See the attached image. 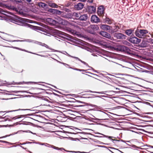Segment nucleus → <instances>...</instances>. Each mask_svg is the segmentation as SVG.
I'll list each match as a JSON object with an SVG mask.
<instances>
[{
    "label": "nucleus",
    "instance_id": "f257e3e1",
    "mask_svg": "<svg viewBox=\"0 0 153 153\" xmlns=\"http://www.w3.org/2000/svg\"><path fill=\"white\" fill-rule=\"evenodd\" d=\"M9 20L11 22L16 24L20 25L25 26L31 28H35V26L26 23L22 19V18L16 15H15L13 16L10 18Z\"/></svg>",
    "mask_w": 153,
    "mask_h": 153
},
{
    "label": "nucleus",
    "instance_id": "f03ea898",
    "mask_svg": "<svg viewBox=\"0 0 153 153\" xmlns=\"http://www.w3.org/2000/svg\"><path fill=\"white\" fill-rule=\"evenodd\" d=\"M45 32L48 34L51 35H56L60 37V39L63 40H65L67 39L66 37H68V36L66 35H67V34L55 29L53 30H49V31H46Z\"/></svg>",
    "mask_w": 153,
    "mask_h": 153
},
{
    "label": "nucleus",
    "instance_id": "7ed1b4c3",
    "mask_svg": "<svg viewBox=\"0 0 153 153\" xmlns=\"http://www.w3.org/2000/svg\"><path fill=\"white\" fill-rule=\"evenodd\" d=\"M97 115L99 118H97L96 120L100 121L108 120L109 118V115L107 113L102 111H99L97 114Z\"/></svg>",
    "mask_w": 153,
    "mask_h": 153
},
{
    "label": "nucleus",
    "instance_id": "20e7f679",
    "mask_svg": "<svg viewBox=\"0 0 153 153\" xmlns=\"http://www.w3.org/2000/svg\"><path fill=\"white\" fill-rule=\"evenodd\" d=\"M148 33V31L146 30L137 29L135 33L137 36L140 38H143Z\"/></svg>",
    "mask_w": 153,
    "mask_h": 153
},
{
    "label": "nucleus",
    "instance_id": "39448f33",
    "mask_svg": "<svg viewBox=\"0 0 153 153\" xmlns=\"http://www.w3.org/2000/svg\"><path fill=\"white\" fill-rule=\"evenodd\" d=\"M99 29L98 25H90L87 28V31L90 33L94 34L95 31Z\"/></svg>",
    "mask_w": 153,
    "mask_h": 153
},
{
    "label": "nucleus",
    "instance_id": "423d86ee",
    "mask_svg": "<svg viewBox=\"0 0 153 153\" xmlns=\"http://www.w3.org/2000/svg\"><path fill=\"white\" fill-rule=\"evenodd\" d=\"M44 97H42L41 98L39 99L36 101V104L37 106H39L41 105L48 106L47 102H48V99H45Z\"/></svg>",
    "mask_w": 153,
    "mask_h": 153
},
{
    "label": "nucleus",
    "instance_id": "0eeeda50",
    "mask_svg": "<svg viewBox=\"0 0 153 153\" xmlns=\"http://www.w3.org/2000/svg\"><path fill=\"white\" fill-rule=\"evenodd\" d=\"M123 50L126 52L127 53L131 56H134L135 55V52L133 51L131 49H129L128 47L126 46H123L122 47Z\"/></svg>",
    "mask_w": 153,
    "mask_h": 153
},
{
    "label": "nucleus",
    "instance_id": "6e6552de",
    "mask_svg": "<svg viewBox=\"0 0 153 153\" xmlns=\"http://www.w3.org/2000/svg\"><path fill=\"white\" fill-rule=\"evenodd\" d=\"M100 34L102 36L105 37L111 40H113L114 38L111 36L110 34L105 31H101L100 33Z\"/></svg>",
    "mask_w": 153,
    "mask_h": 153
},
{
    "label": "nucleus",
    "instance_id": "1a4fd4ad",
    "mask_svg": "<svg viewBox=\"0 0 153 153\" xmlns=\"http://www.w3.org/2000/svg\"><path fill=\"white\" fill-rule=\"evenodd\" d=\"M129 41L132 43L138 44L140 42L141 39L136 37H131L129 39Z\"/></svg>",
    "mask_w": 153,
    "mask_h": 153
},
{
    "label": "nucleus",
    "instance_id": "9d476101",
    "mask_svg": "<svg viewBox=\"0 0 153 153\" xmlns=\"http://www.w3.org/2000/svg\"><path fill=\"white\" fill-rule=\"evenodd\" d=\"M114 37L117 39H125L126 36L122 33H115L114 34Z\"/></svg>",
    "mask_w": 153,
    "mask_h": 153
},
{
    "label": "nucleus",
    "instance_id": "9b49d317",
    "mask_svg": "<svg viewBox=\"0 0 153 153\" xmlns=\"http://www.w3.org/2000/svg\"><path fill=\"white\" fill-rule=\"evenodd\" d=\"M46 3L50 7L52 8H58L59 6L56 4L54 3L53 1L48 0L46 1Z\"/></svg>",
    "mask_w": 153,
    "mask_h": 153
},
{
    "label": "nucleus",
    "instance_id": "f8f14e48",
    "mask_svg": "<svg viewBox=\"0 0 153 153\" xmlns=\"http://www.w3.org/2000/svg\"><path fill=\"white\" fill-rule=\"evenodd\" d=\"M97 134L101 135H99V136H97L98 137H106L107 138H108V139H111L112 141V142L114 143V141H117V142H119L120 141L119 140H115L112 139L111 138L114 137H111V136H107V135H105L104 134L100 133H97Z\"/></svg>",
    "mask_w": 153,
    "mask_h": 153
},
{
    "label": "nucleus",
    "instance_id": "ddd939ff",
    "mask_svg": "<svg viewBox=\"0 0 153 153\" xmlns=\"http://www.w3.org/2000/svg\"><path fill=\"white\" fill-rule=\"evenodd\" d=\"M91 21L92 23H97L100 22V19L96 15H93L91 16Z\"/></svg>",
    "mask_w": 153,
    "mask_h": 153
},
{
    "label": "nucleus",
    "instance_id": "4468645a",
    "mask_svg": "<svg viewBox=\"0 0 153 153\" xmlns=\"http://www.w3.org/2000/svg\"><path fill=\"white\" fill-rule=\"evenodd\" d=\"M84 6V5L82 3L79 2L76 4H75L74 7L77 10H79L82 9Z\"/></svg>",
    "mask_w": 153,
    "mask_h": 153
},
{
    "label": "nucleus",
    "instance_id": "2eb2a0df",
    "mask_svg": "<svg viewBox=\"0 0 153 153\" xmlns=\"http://www.w3.org/2000/svg\"><path fill=\"white\" fill-rule=\"evenodd\" d=\"M104 8L103 6H100L98 8L97 13L100 16H101L104 13Z\"/></svg>",
    "mask_w": 153,
    "mask_h": 153
},
{
    "label": "nucleus",
    "instance_id": "dca6fc26",
    "mask_svg": "<svg viewBox=\"0 0 153 153\" xmlns=\"http://www.w3.org/2000/svg\"><path fill=\"white\" fill-rule=\"evenodd\" d=\"M100 27L101 29L104 30L108 31L110 30L111 27V26L101 24L100 25Z\"/></svg>",
    "mask_w": 153,
    "mask_h": 153
},
{
    "label": "nucleus",
    "instance_id": "f3484780",
    "mask_svg": "<svg viewBox=\"0 0 153 153\" xmlns=\"http://www.w3.org/2000/svg\"><path fill=\"white\" fill-rule=\"evenodd\" d=\"M30 114H28L26 115H18L13 117H10V119L12 120H14L21 118L25 117L26 116H30Z\"/></svg>",
    "mask_w": 153,
    "mask_h": 153
},
{
    "label": "nucleus",
    "instance_id": "a211bd4d",
    "mask_svg": "<svg viewBox=\"0 0 153 153\" xmlns=\"http://www.w3.org/2000/svg\"><path fill=\"white\" fill-rule=\"evenodd\" d=\"M88 10L90 13H93L95 12L96 8L95 6H90L88 7Z\"/></svg>",
    "mask_w": 153,
    "mask_h": 153
},
{
    "label": "nucleus",
    "instance_id": "6ab92c4d",
    "mask_svg": "<svg viewBox=\"0 0 153 153\" xmlns=\"http://www.w3.org/2000/svg\"><path fill=\"white\" fill-rule=\"evenodd\" d=\"M72 16L71 14L69 13H66L63 12L62 14V16L66 18L70 19L72 17Z\"/></svg>",
    "mask_w": 153,
    "mask_h": 153
},
{
    "label": "nucleus",
    "instance_id": "aec40b11",
    "mask_svg": "<svg viewBox=\"0 0 153 153\" xmlns=\"http://www.w3.org/2000/svg\"><path fill=\"white\" fill-rule=\"evenodd\" d=\"M88 18L87 14H83L80 16L79 18V20L81 21H85Z\"/></svg>",
    "mask_w": 153,
    "mask_h": 153
},
{
    "label": "nucleus",
    "instance_id": "412c9836",
    "mask_svg": "<svg viewBox=\"0 0 153 153\" xmlns=\"http://www.w3.org/2000/svg\"><path fill=\"white\" fill-rule=\"evenodd\" d=\"M148 42L146 41L143 40L140 46L142 48H145L148 46Z\"/></svg>",
    "mask_w": 153,
    "mask_h": 153
},
{
    "label": "nucleus",
    "instance_id": "4be33fe9",
    "mask_svg": "<svg viewBox=\"0 0 153 153\" xmlns=\"http://www.w3.org/2000/svg\"><path fill=\"white\" fill-rule=\"evenodd\" d=\"M38 5L40 7L43 8H45L47 6V5L42 2H40L38 3Z\"/></svg>",
    "mask_w": 153,
    "mask_h": 153
},
{
    "label": "nucleus",
    "instance_id": "5701e85b",
    "mask_svg": "<svg viewBox=\"0 0 153 153\" xmlns=\"http://www.w3.org/2000/svg\"><path fill=\"white\" fill-rule=\"evenodd\" d=\"M133 30L131 29L126 30L125 31V33L128 36H130L133 32Z\"/></svg>",
    "mask_w": 153,
    "mask_h": 153
},
{
    "label": "nucleus",
    "instance_id": "b1692460",
    "mask_svg": "<svg viewBox=\"0 0 153 153\" xmlns=\"http://www.w3.org/2000/svg\"><path fill=\"white\" fill-rule=\"evenodd\" d=\"M59 23L61 24L62 25H67V22L65 21L64 20L61 19V21H59Z\"/></svg>",
    "mask_w": 153,
    "mask_h": 153
},
{
    "label": "nucleus",
    "instance_id": "393cba45",
    "mask_svg": "<svg viewBox=\"0 0 153 153\" xmlns=\"http://www.w3.org/2000/svg\"><path fill=\"white\" fill-rule=\"evenodd\" d=\"M21 82H16L14 83V81H13V82H8L7 83V84L8 85H11L12 84H21Z\"/></svg>",
    "mask_w": 153,
    "mask_h": 153
},
{
    "label": "nucleus",
    "instance_id": "a878e982",
    "mask_svg": "<svg viewBox=\"0 0 153 153\" xmlns=\"http://www.w3.org/2000/svg\"><path fill=\"white\" fill-rule=\"evenodd\" d=\"M56 10V9L50 8L48 10V11L53 14H55Z\"/></svg>",
    "mask_w": 153,
    "mask_h": 153
},
{
    "label": "nucleus",
    "instance_id": "bb28decb",
    "mask_svg": "<svg viewBox=\"0 0 153 153\" xmlns=\"http://www.w3.org/2000/svg\"><path fill=\"white\" fill-rule=\"evenodd\" d=\"M62 13H63V12L56 9L55 14L59 15H62Z\"/></svg>",
    "mask_w": 153,
    "mask_h": 153
},
{
    "label": "nucleus",
    "instance_id": "cd10ccee",
    "mask_svg": "<svg viewBox=\"0 0 153 153\" xmlns=\"http://www.w3.org/2000/svg\"><path fill=\"white\" fill-rule=\"evenodd\" d=\"M71 4L72 3L71 2L68 1L65 4V6L66 7H68L71 6Z\"/></svg>",
    "mask_w": 153,
    "mask_h": 153
},
{
    "label": "nucleus",
    "instance_id": "c85d7f7f",
    "mask_svg": "<svg viewBox=\"0 0 153 153\" xmlns=\"http://www.w3.org/2000/svg\"><path fill=\"white\" fill-rule=\"evenodd\" d=\"M73 15L74 16L76 17H79L80 16V14L78 13H77L74 12L73 13Z\"/></svg>",
    "mask_w": 153,
    "mask_h": 153
},
{
    "label": "nucleus",
    "instance_id": "c756f323",
    "mask_svg": "<svg viewBox=\"0 0 153 153\" xmlns=\"http://www.w3.org/2000/svg\"><path fill=\"white\" fill-rule=\"evenodd\" d=\"M34 143V142H28V141H26V142H24V143H20L19 144V145H25V144H31V143Z\"/></svg>",
    "mask_w": 153,
    "mask_h": 153
},
{
    "label": "nucleus",
    "instance_id": "7c9ffc66",
    "mask_svg": "<svg viewBox=\"0 0 153 153\" xmlns=\"http://www.w3.org/2000/svg\"><path fill=\"white\" fill-rule=\"evenodd\" d=\"M53 148L57 150H59L61 151H62V150H65V149L63 148H59L58 147H56V146H54Z\"/></svg>",
    "mask_w": 153,
    "mask_h": 153
},
{
    "label": "nucleus",
    "instance_id": "2f4dec72",
    "mask_svg": "<svg viewBox=\"0 0 153 153\" xmlns=\"http://www.w3.org/2000/svg\"><path fill=\"white\" fill-rule=\"evenodd\" d=\"M30 110V109H17V110H13V111H9V112H11L16 111H20V110H24V111H25V110Z\"/></svg>",
    "mask_w": 153,
    "mask_h": 153
},
{
    "label": "nucleus",
    "instance_id": "473e14b6",
    "mask_svg": "<svg viewBox=\"0 0 153 153\" xmlns=\"http://www.w3.org/2000/svg\"><path fill=\"white\" fill-rule=\"evenodd\" d=\"M47 21H50V22H51V23H54V22H55L56 21L53 20V19H51V18H48L47 19Z\"/></svg>",
    "mask_w": 153,
    "mask_h": 153
},
{
    "label": "nucleus",
    "instance_id": "72a5a7b5",
    "mask_svg": "<svg viewBox=\"0 0 153 153\" xmlns=\"http://www.w3.org/2000/svg\"><path fill=\"white\" fill-rule=\"evenodd\" d=\"M105 22L108 23H111V21L109 18H106L105 19Z\"/></svg>",
    "mask_w": 153,
    "mask_h": 153
},
{
    "label": "nucleus",
    "instance_id": "f704fd0d",
    "mask_svg": "<svg viewBox=\"0 0 153 153\" xmlns=\"http://www.w3.org/2000/svg\"><path fill=\"white\" fill-rule=\"evenodd\" d=\"M131 147L134 149H137V148L138 149H140V147H137L135 145H131Z\"/></svg>",
    "mask_w": 153,
    "mask_h": 153
},
{
    "label": "nucleus",
    "instance_id": "c9c22d12",
    "mask_svg": "<svg viewBox=\"0 0 153 153\" xmlns=\"http://www.w3.org/2000/svg\"><path fill=\"white\" fill-rule=\"evenodd\" d=\"M89 92L93 93H97L98 94H104V93L103 91L101 92H96V91H90Z\"/></svg>",
    "mask_w": 153,
    "mask_h": 153
},
{
    "label": "nucleus",
    "instance_id": "e433bc0d",
    "mask_svg": "<svg viewBox=\"0 0 153 153\" xmlns=\"http://www.w3.org/2000/svg\"><path fill=\"white\" fill-rule=\"evenodd\" d=\"M67 152H73V153H85V152H80L79 151H67Z\"/></svg>",
    "mask_w": 153,
    "mask_h": 153
},
{
    "label": "nucleus",
    "instance_id": "4c0bfd02",
    "mask_svg": "<svg viewBox=\"0 0 153 153\" xmlns=\"http://www.w3.org/2000/svg\"><path fill=\"white\" fill-rule=\"evenodd\" d=\"M69 56H70L72 58H74L75 59H76V60H78L79 61H80V60H81V59H80L79 58H78V57H74V56H72L71 55H68Z\"/></svg>",
    "mask_w": 153,
    "mask_h": 153
},
{
    "label": "nucleus",
    "instance_id": "58836bf2",
    "mask_svg": "<svg viewBox=\"0 0 153 153\" xmlns=\"http://www.w3.org/2000/svg\"><path fill=\"white\" fill-rule=\"evenodd\" d=\"M80 61L83 64H84V65H86L88 66L89 67H90L88 65V64L87 63H86V62L82 60H80Z\"/></svg>",
    "mask_w": 153,
    "mask_h": 153
},
{
    "label": "nucleus",
    "instance_id": "ea45409f",
    "mask_svg": "<svg viewBox=\"0 0 153 153\" xmlns=\"http://www.w3.org/2000/svg\"><path fill=\"white\" fill-rule=\"evenodd\" d=\"M43 44L44 45H43V46H44L46 48H47L48 49H49L50 50H52L50 48L49 46L48 45H47L45 44Z\"/></svg>",
    "mask_w": 153,
    "mask_h": 153
},
{
    "label": "nucleus",
    "instance_id": "a19ab883",
    "mask_svg": "<svg viewBox=\"0 0 153 153\" xmlns=\"http://www.w3.org/2000/svg\"><path fill=\"white\" fill-rule=\"evenodd\" d=\"M16 48V49H18V50H21V51H26L25 50V49H22L21 48Z\"/></svg>",
    "mask_w": 153,
    "mask_h": 153
},
{
    "label": "nucleus",
    "instance_id": "79ce46f5",
    "mask_svg": "<svg viewBox=\"0 0 153 153\" xmlns=\"http://www.w3.org/2000/svg\"><path fill=\"white\" fill-rule=\"evenodd\" d=\"M16 2L20 3L21 2V0H14Z\"/></svg>",
    "mask_w": 153,
    "mask_h": 153
},
{
    "label": "nucleus",
    "instance_id": "37998d69",
    "mask_svg": "<svg viewBox=\"0 0 153 153\" xmlns=\"http://www.w3.org/2000/svg\"><path fill=\"white\" fill-rule=\"evenodd\" d=\"M148 146L150 148H153V146H151L150 145H149ZM150 152L151 153H153V152Z\"/></svg>",
    "mask_w": 153,
    "mask_h": 153
},
{
    "label": "nucleus",
    "instance_id": "c03bdc74",
    "mask_svg": "<svg viewBox=\"0 0 153 153\" xmlns=\"http://www.w3.org/2000/svg\"><path fill=\"white\" fill-rule=\"evenodd\" d=\"M0 142H2L4 143H7L8 142L5 141H3V140H0Z\"/></svg>",
    "mask_w": 153,
    "mask_h": 153
},
{
    "label": "nucleus",
    "instance_id": "a18cd8bd",
    "mask_svg": "<svg viewBox=\"0 0 153 153\" xmlns=\"http://www.w3.org/2000/svg\"><path fill=\"white\" fill-rule=\"evenodd\" d=\"M86 71H87V70H83V69H81L80 71H83L85 73H87V72Z\"/></svg>",
    "mask_w": 153,
    "mask_h": 153
},
{
    "label": "nucleus",
    "instance_id": "49530a36",
    "mask_svg": "<svg viewBox=\"0 0 153 153\" xmlns=\"http://www.w3.org/2000/svg\"><path fill=\"white\" fill-rule=\"evenodd\" d=\"M93 0H88V2L90 3H92L93 2Z\"/></svg>",
    "mask_w": 153,
    "mask_h": 153
},
{
    "label": "nucleus",
    "instance_id": "de8ad7c7",
    "mask_svg": "<svg viewBox=\"0 0 153 153\" xmlns=\"http://www.w3.org/2000/svg\"><path fill=\"white\" fill-rule=\"evenodd\" d=\"M29 3H30L32 1V0H26Z\"/></svg>",
    "mask_w": 153,
    "mask_h": 153
},
{
    "label": "nucleus",
    "instance_id": "09e8293b",
    "mask_svg": "<svg viewBox=\"0 0 153 153\" xmlns=\"http://www.w3.org/2000/svg\"><path fill=\"white\" fill-rule=\"evenodd\" d=\"M126 42L127 43V44H126L128 46H130V45H131V44H130L127 41H126Z\"/></svg>",
    "mask_w": 153,
    "mask_h": 153
},
{
    "label": "nucleus",
    "instance_id": "8fccbe9b",
    "mask_svg": "<svg viewBox=\"0 0 153 153\" xmlns=\"http://www.w3.org/2000/svg\"><path fill=\"white\" fill-rule=\"evenodd\" d=\"M30 53H33V54H36V55H37L40 56H42V55H39V54H36L35 53H31V52H30Z\"/></svg>",
    "mask_w": 153,
    "mask_h": 153
},
{
    "label": "nucleus",
    "instance_id": "3c124183",
    "mask_svg": "<svg viewBox=\"0 0 153 153\" xmlns=\"http://www.w3.org/2000/svg\"><path fill=\"white\" fill-rule=\"evenodd\" d=\"M117 31V30H111V33H113L114 32H116Z\"/></svg>",
    "mask_w": 153,
    "mask_h": 153
},
{
    "label": "nucleus",
    "instance_id": "603ef678",
    "mask_svg": "<svg viewBox=\"0 0 153 153\" xmlns=\"http://www.w3.org/2000/svg\"><path fill=\"white\" fill-rule=\"evenodd\" d=\"M91 68L92 69L93 71L94 72H97V71L94 70V69H93L92 68Z\"/></svg>",
    "mask_w": 153,
    "mask_h": 153
},
{
    "label": "nucleus",
    "instance_id": "864d4df0",
    "mask_svg": "<svg viewBox=\"0 0 153 153\" xmlns=\"http://www.w3.org/2000/svg\"><path fill=\"white\" fill-rule=\"evenodd\" d=\"M20 147H21L22 148V149H25V150H26V149H27V148H24L23 146H20Z\"/></svg>",
    "mask_w": 153,
    "mask_h": 153
},
{
    "label": "nucleus",
    "instance_id": "5fc2aeb1",
    "mask_svg": "<svg viewBox=\"0 0 153 153\" xmlns=\"http://www.w3.org/2000/svg\"><path fill=\"white\" fill-rule=\"evenodd\" d=\"M150 42L151 43L153 44V39H151Z\"/></svg>",
    "mask_w": 153,
    "mask_h": 153
},
{
    "label": "nucleus",
    "instance_id": "6e6d98bb",
    "mask_svg": "<svg viewBox=\"0 0 153 153\" xmlns=\"http://www.w3.org/2000/svg\"><path fill=\"white\" fill-rule=\"evenodd\" d=\"M115 27L116 29H118L119 28V27L118 26H116Z\"/></svg>",
    "mask_w": 153,
    "mask_h": 153
},
{
    "label": "nucleus",
    "instance_id": "4d7b16f0",
    "mask_svg": "<svg viewBox=\"0 0 153 153\" xmlns=\"http://www.w3.org/2000/svg\"><path fill=\"white\" fill-rule=\"evenodd\" d=\"M79 0L80 1H82V2H84L86 1V0Z\"/></svg>",
    "mask_w": 153,
    "mask_h": 153
},
{
    "label": "nucleus",
    "instance_id": "13d9d810",
    "mask_svg": "<svg viewBox=\"0 0 153 153\" xmlns=\"http://www.w3.org/2000/svg\"><path fill=\"white\" fill-rule=\"evenodd\" d=\"M69 9H66V11H69Z\"/></svg>",
    "mask_w": 153,
    "mask_h": 153
},
{
    "label": "nucleus",
    "instance_id": "bf43d9fd",
    "mask_svg": "<svg viewBox=\"0 0 153 153\" xmlns=\"http://www.w3.org/2000/svg\"><path fill=\"white\" fill-rule=\"evenodd\" d=\"M78 68H74V70H76V71H78Z\"/></svg>",
    "mask_w": 153,
    "mask_h": 153
},
{
    "label": "nucleus",
    "instance_id": "052dcab7",
    "mask_svg": "<svg viewBox=\"0 0 153 153\" xmlns=\"http://www.w3.org/2000/svg\"><path fill=\"white\" fill-rule=\"evenodd\" d=\"M65 53H64V54H65V53H67V54H68L67 53V52L66 51H65Z\"/></svg>",
    "mask_w": 153,
    "mask_h": 153
},
{
    "label": "nucleus",
    "instance_id": "680f3d73",
    "mask_svg": "<svg viewBox=\"0 0 153 153\" xmlns=\"http://www.w3.org/2000/svg\"><path fill=\"white\" fill-rule=\"evenodd\" d=\"M65 53H64V54H65V53H67V54H68L67 53V52L66 51H65Z\"/></svg>",
    "mask_w": 153,
    "mask_h": 153
},
{
    "label": "nucleus",
    "instance_id": "e2e57ef3",
    "mask_svg": "<svg viewBox=\"0 0 153 153\" xmlns=\"http://www.w3.org/2000/svg\"><path fill=\"white\" fill-rule=\"evenodd\" d=\"M65 53H64V54H65V53H67V54H68L67 53V52L66 51H65Z\"/></svg>",
    "mask_w": 153,
    "mask_h": 153
},
{
    "label": "nucleus",
    "instance_id": "0e129e2a",
    "mask_svg": "<svg viewBox=\"0 0 153 153\" xmlns=\"http://www.w3.org/2000/svg\"><path fill=\"white\" fill-rule=\"evenodd\" d=\"M65 53H64V54H65V53H67V54H68L67 53V52L66 51H65Z\"/></svg>",
    "mask_w": 153,
    "mask_h": 153
},
{
    "label": "nucleus",
    "instance_id": "69168bd1",
    "mask_svg": "<svg viewBox=\"0 0 153 153\" xmlns=\"http://www.w3.org/2000/svg\"><path fill=\"white\" fill-rule=\"evenodd\" d=\"M80 69H78V71H80Z\"/></svg>",
    "mask_w": 153,
    "mask_h": 153
},
{
    "label": "nucleus",
    "instance_id": "338daca9",
    "mask_svg": "<svg viewBox=\"0 0 153 153\" xmlns=\"http://www.w3.org/2000/svg\"><path fill=\"white\" fill-rule=\"evenodd\" d=\"M16 123L17 124V125L18 124H21V123H18V122H17Z\"/></svg>",
    "mask_w": 153,
    "mask_h": 153
},
{
    "label": "nucleus",
    "instance_id": "774afa93",
    "mask_svg": "<svg viewBox=\"0 0 153 153\" xmlns=\"http://www.w3.org/2000/svg\"><path fill=\"white\" fill-rule=\"evenodd\" d=\"M70 31L72 33V31H73V30H70Z\"/></svg>",
    "mask_w": 153,
    "mask_h": 153
}]
</instances>
